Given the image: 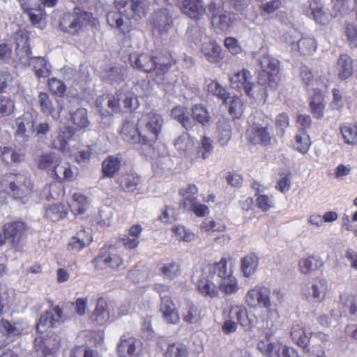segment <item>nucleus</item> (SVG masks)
<instances>
[{"mask_svg":"<svg viewBox=\"0 0 357 357\" xmlns=\"http://www.w3.org/2000/svg\"><path fill=\"white\" fill-rule=\"evenodd\" d=\"M129 61L133 68L153 75L154 79L158 82H164L166 75L176 63L172 53L162 50L132 52L129 55Z\"/></svg>","mask_w":357,"mask_h":357,"instance_id":"nucleus-1","label":"nucleus"},{"mask_svg":"<svg viewBox=\"0 0 357 357\" xmlns=\"http://www.w3.org/2000/svg\"><path fill=\"white\" fill-rule=\"evenodd\" d=\"M2 191L13 199L26 204L33 193L34 185L30 177L21 173L8 172L0 181Z\"/></svg>","mask_w":357,"mask_h":357,"instance_id":"nucleus-2","label":"nucleus"},{"mask_svg":"<svg viewBox=\"0 0 357 357\" xmlns=\"http://www.w3.org/2000/svg\"><path fill=\"white\" fill-rule=\"evenodd\" d=\"M38 168L47 170L49 175L60 183L73 182L77 175L69 163L63 162L61 158L52 152L41 155Z\"/></svg>","mask_w":357,"mask_h":357,"instance_id":"nucleus-3","label":"nucleus"},{"mask_svg":"<svg viewBox=\"0 0 357 357\" xmlns=\"http://www.w3.org/2000/svg\"><path fill=\"white\" fill-rule=\"evenodd\" d=\"M141 145L152 148L159 139L163 125L162 117L153 112L143 114L138 119Z\"/></svg>","mask_w":357,"mask_h":357,"instance_id":"nucleus-4","label":"nucleus"},{"mask_svg":"<svg viewBox=\"0 0 357 357\" xmlns=\"http://www.w3.org/2000/svg\"><path fill=\"white\" fill-rule=\"evenodd\" d=\"M15 51L22 63H31L37 77H48L51 73L47 62L42 57H31V49L29 45V37L26 33L21 32L15 38Z\"/></svg>","mask_w":357,"mask_h":357,"instance_id":"nucleus-5","label":"nucleus"},{"mask_svg":"<svg viewBox=\"0 0 357 357\" xmlns=\"http://www.w3.org/2000/svg\"><path fill=\"white\" fill-rule=\"evenodd\" d=\"M91 264L98 271L107 269L116 271L123 266V259L114 245H105L91 261Z\"/></svg>","mask_w":357,"mask_h":357,"instance_id":"nucleus-6","label":"nucleus"},{"mask_svg":"<svg viewBox=\"0 0 357 357\" xmlns=\"http://www.w3.org/2000/svg\"><path fill=\"white\" fill-rule=\"evenodd\" d=\"M271 334L266 333L257 344V349L266 357H298V351L282 342L271 341Z\"/></svg>","mask_w":357,"mask_h":357,"instance_id":"nucleus-7","label":"nucleus"},{"mask_svg":"<svg viewBox=\"0 0 357 357\" xmlns=\"http://www.w3.org/2000/svg\"><path fill=\"white\" fill-rule=\"evenodd\" d=\"M29 227L27 223L22 220L6 223L3 226V233L0 232V245H4L8 240L15 248H18L26 236Z\"/></svg>","mask_w":357,"mask_h":357,"instance_id":"nucleus-8","label":"nucleus"},{"mask_svg":"<svg viewBox=\"0 0 357 357\" xmlns=\"http://www.w3.org/2000/svg\"><path fill=\"white\" fill-rule=\"evenodd\" d=\"M246 139L253 145L269 146L275 141L273 128L268 123H254L246 130Z\"/></svg>","mask_w":357,"mask_h":357,"instance_id":"nucleus-9","label":"nucleus"},{"mask_svg":"<svg viewBox=\"0 0 357 357\" xmlns=\"http://www.w3.org/2000/svg\"><path fill=\"white\" fill-rule=\"evenodd\" d=\"M245 302L250 308H265L268 310L272 305L271 290L264 285L257 284L248 291Z\"/></svg>","mask_w":357,"mask_h":357,"instance_id":"nucleus-10","label":"nucleus"},{"mask_svg":"<svg viewBox=\"0 0 357 357\" xmlns=\"http://www.w3.org/2000/svg\"><path fill=\"white\" fill-rule=\"evenodd\" d=\"M261 64L262 70L259 74V79L262 82H268L270 90H276L280 81V61L270 56H264Z\"/></svg>","mask_w":357,"mask_h":357,"instance_id":"nucleus-11","label":"nucleus"},{"mask_svg":"<svg viewBox=\"0 0 357 357\" xmlns=\"http://www.w3.org/2000/svg\"><path fill=\"white\" fill-rule=\"evenodd\" d=\"M63 310L59 305L54 306L51 310L45 311L36 324V328L40 334L48 333L57 324L64 321Z\"/></svg>","mask_w":357,"mask_h":357,"instance_id":"nucleus-12","label":"nucleus"},{"mask_svg":"<svg viewBox=\"0 0 357 357\" xmlns=\"http://www.w3.org/2000/svg\"><path fill=\"white\" fill-rule=\"evenodd\" d=\"M130 2V0H114L115 7L119 12H109L107 16L108 24L111 26L119 29L124 35L130 33L132 29L130 22H124L121 16V13H128Z\"/></svg>","mask_w":357,"mask_h":357,"instance_id":"nucleus-13","label":"nucleus"},{"mask_svg":"<svg viewBox=\"0 0 357 357\" xmlns=\"http://www.w3.org/2000/svg\"><path fill=\"white\" fill-rule=\"evenodd\" d=\"M121 190L127 193L139 195L142 192L144 181L142 176L135 172L122 174L116 180Z\"/></svg>","mask_w":357,"mask_h":357,"instance_id":"nucleus-14","label":"nucleus"},{"mask_svg":"<svg viewBox=\"0 0 357 357\" xmlns=\"http://www.w3.org/2000/svg\"><path fill=\"white\" fill-rule=\"evenodd\" d=\"M38 105L42 114L59 119L63 107L61 101L51 97L46 92H40L38 96Z\"/></svg>","mask_w":357,"mask_h":357,"instance_id":"nucleus-15","label":"nucleus"},{"mask_svg":"<svg viewBox=\"0 0 357 357\" xmlns=\"http://www.w3.org/2000/svg\"><path fill=\"white\" fill-rule=\"evenodd\" d=\"M80 13L79 7L74 8L73 13H64L59 22L61 30L71 35L78 34L83 27Z\"/></svg>","mask_w":357,"mask_h":357,"instance_id":"nucleus-16","label":"nucleus"},{"mask_svg":"<svg viewBox=\"0 0 357 357\" xmlns=\"http://www.w3.org/2000/svg\"><path fill=\"white\" fill-rule=\"evenodd\" d=\"M178 6L183 14L195 21L201 20L206 14L204 0H181Z\"/></svg>","mask_w":357,"mask_h":357,"instance_id":"nucleus-17","label":"nucleus"},{"mask_svg":"<svg viewBox=\"0 0 357 357\" xmlns=\"http://www.w3.org/2000/svg\"><path fill=\"white\" fill-rule=\"evenodd\" d=\"M233 258L230 255L222 257L218 262L208 264L203 266L202 271L205 274H209L213 278L217 275L220 279L233 274Z\"/></svg>","mask_w":357,"mask_h":357,"instance_id":"nucleus-18","label":"nucleus"},{"mask_svg":"<svg viewBox=\"0 0 357 357\" xmlns=\"http://www.w3.org/2000/svg\"><path fill=\"white\" fill-rule=\"evenodd\" d=\"M151 24L160 36L167 33L174 26L173 17L169 10L167 8L155 10L152 16Z\"/></svg>","mask_w":357,"mask_h":357,"instance_id":"nucleus-19","label":"nucleus"},{"mask_svg":"<svg viewBox=\"0 0 357 357\" xmlns=\"http://www.w3.org/2000/svg\"><path fill=\"white\" fill-rule=\"evenodd\" d=\"M200 52L205 59L212 64L220 63L225 58L221 46L215 40L204 42L201 45Z\"/></svg>","mask_w":357,"mask_h":357,"instance_id":"nucleus-20","label":"nucleus"},{"mask_svg":"<svg viewBox=\"0 0 357 357\" xmlns=\"http://www.w3.org/2000/svg\"><path fill=\"white\" fill-rule=\"evenodd\" d=\"M110 318V314L107 300L100 296L96 300V307L89 314L90 321L95 326H104L107 324Z\"/></svg>","mask_w":357,"mask_h":357,"instance_id":"nucleus-21","label":"nucleus"},{"mask_svg":"<svg viewBox=\"0 0 357 357\" xmlns=\"http://www.w3.org/2000/svg\"><path fill=\"white\" fill-rule=\"evenodd\" d=\"M119 134L125 142L132 144L141 145L138 121L135 123L132 121L125 120L122 123Z\"/></svg>","mask_w":357,"mask_h":357,"instance_id":"nucleus-22","label":"nucleus"},{"mask_svg":"<svg viewBox=\"0 0 357 357\" xmlns=\"http://www.w3.org/2000/svg\"><path fill=\"white\" fill-rule=\"evenodd\" d=\"M160 311L164 319L169 324H176L180 320L177 309L171 297L160 295Z\"/></svg>","mask_w":357,"mask_h":357,"instance_id":"nucleus-23","label":"nucleus"},{"mask_svg":"<svg viewBox=\"0 0 357 357\" xmlns=\"http://www.w3.org/2000/svg\"><path fill=\"white\" fill-rule=\"evenodd\" d=\"M268 82H262L258 79L257 83L251 82L244 91L255 102L264 104L268 97Z\"/></svg>","mask_w":357,"mask_h":357,"instance_id":"nucleus-24","label":"nucleus"},{"mask_svg":"<svg viewBox=\"0 0 357 357\" xmlns=\"http://www.w3.org/2000/svg\"><path fill=\"white\" fill-rule=\"evenodd\" d=\"M298 75L301 82L307 91L316 90L314 86H318L322 83L321 77L306 65H302L299 68Z\"/></svg>","mask_w":357,"mask_h":357,"instance_id":"nucleus-25","label":"nucleus"},{"mask_svg":"<svg viewBox=\"0 0 357 357\" xmlns=\"http://www.w3.org/2000/svg\"><path fill=\"white\" fill-rule=\"evenodd\" d=\"M0 333L9 341V343H11L22 335L23 328L20 323L1 319L0 321Z\"/></svg>","mask_w":357,"mask_h":357,"instance_id":"nucleus-26","label":"nucleus"},{"mask_svg":"<svg viewBox=\"0 0 357 357\" xmlns=\"http://www.w3.org/2000/svg\"><path fill=\"white\" fill-rule=\"evenodd\" d=\"M290 337L298 347L305 349L310 345L311 336L306 333L305 327L301 324H294L290 329Z\"/></svg>","mask_w":357,"mask_h":357,"instance_id":"nucleus-27","label":"nucleus"},{"mask_svg":"<svg viewBox=\"0 0 357 357\" xmlns=\"http://www.w3.org/2000/svg\"><path fill=\"white\" fill-rule=\"evenodd\" d=\"M211 279H212L211 275L205 274L202 271V274L197 282L198 291L205 297H218V287Z\"/></svg>","mask_w":357,"mask_h":357,"instance_id":"nucleus-28","label":"nucleus"},{"mask_svg":"<svg viewBox=\"0 0 357 357\" xmlns=\"http://www.w3.org/2000/svg\"><path fill=\"white\" fill-rule=\"evenodd\" d=\"M174 146L181 157H185L190 160L191 151L195 147L194 139L188 133L183 132L174 142Z\"/></svg>","mask_w":357,"mask_h":357,"instance_id":"nucleus-29","label":"nucleus"},{"mask_svg":"<svg viewBox=\"0 0 357 357\" xmlns=\"http://www.w3.org/2000/svg\"><path fill=\"white\" fill-rule=\"evenodd\" d=\"M337 75L341 80H346L354 73L353 59L347 54H340L336 65Z\"/></svg>","mask_w":357,"mask_h":357,"instance_id":"nucleus-30","label":"nucleus"},{"mask_svg":"<svg viewBox=\"0 0 357 357\" xmlns=\"http://www.w3.org/2000/svg\"><path fill=\"white\" fill-rule=\"evenodd\" d=\"M17 135L26 137L34 132V120L32 114L25 112L15 119Z\"/></svg>","mask_w":357,"mask_h":357,"instance_id":"nucleus-31","label":"nucleus"},{"mask_svg":"<svg viewBox=\"0 0 357 357\" xmlns=\"http://www.w3.org/2000/svg\"><path fill=\"white\" fill-rule=\"evenodd\" d=\"M143 228L139 224L132 225L128 229L127 234L121 238V242L126 248L135 249L139 244V237Z\"/></svg>","mask_w":357,"mask_h":357,"instance_id":"nucleus-32","label":"nucleus"},{"mask_svg":"<svg viewBox=\"0 0 357 357\" xmlns=\"http://www.w3.org/2000/svg\"><path fill=\"white\" fill-rule=\"evenodd\" d=\"M250 72L245 68L234 72L229 76L231 87L236 90H245L251 82Z\"/></svg>","mask_w":357,"mask_h":357,"instance_id":"nucleus-33","label":"nucleus"},{"mask_svg":"<svg viewBox=\"0 0 357 357\" xmlns=\"http://www.w3.org/2000/svg\"><path fill=\"white\" fill-rule=\"evenodd\" d=\"M213 151L212 140L208 137L203 136L197 147L196 152L190 156V162H195L199 159L206 160L211 155Z\"/></svg>","mask_w":357,"mask_h":357,"instance_id":"nucleus-34","label":"nucleus"},{"mask_svg":"<svg viewBox=\"0 0 357 357\" xmlns=\"http://www.w3.org/2000/svg\"><path fill=\"white\" fill-rule=\"evenodd\" d=\"M121 167V158L115 155H108L102 162V178H113Z\"/></svg>","mask_w":357,"mask_h":357,"instance_id":"nucleus-35","label":"nucleus"},{"mask_svg":"<svg viewBox=\"0 0 357 357\" xmlns=\"http://www.w3.org/2000/svg\"><path fill=\"white\" fill-rule=\"evenodd\" d=\"M74 132L70 126H65L60 129L58 135L52 142V147L66 151L68 149V142L72 139Z\"/></svg>","mask_w":357,"mask_h":357,"instance_id":"nucleus-36","label":"nucleus"},{"mask_svg":"<svg viewBox=\"0 0 357 357\" xmlns=\"http://www.w3.org/2000/svg\"><path fill=\"white\" fill-rule=\"evenodd\" d=\"M137 340L132 336L123 335L117 347L120 357H134L136 351Z\"/></svg>","mask_w":357,"mask_h":357,"instance_id":"nucleus-37","label":"nucleus"},{"mask_svg":"<svg viewBox=\"0 0 357 357\" xmlns=\"http://www.w3.org/2000/svg\"><path fill=\"white\" fill-rule=\"evenodd\" d=\"M309 106L314 118L321 119L325 109L324 96L320 89L314 90L311 96Z\"/></svg>","mask_w":357,"mask_h":357,"instance_id":"nucleus-38","label":"nucleus"},{"mask_svg":"<svg viewBox=\"0 0 357 357\" xmlns=\"http://www.w3.org/2000/svg\"><path fill=\"white\" fill-rule=\"evenodd\" d=\"M211 24L214 27L221 30H227L232 26L236 18L233 13L224 10L221 13H218L216 16L211 17Z\"/></svg>","mask_w":357,"mask_h":357,"instance_id":"nucleus-39","label":"nucleus"},{"mask_svg":"<svg viewBox=\"0 0 357 357\" xmlns=\"http://www.w3.org/2000/svg\"><path fill=\"white\" fill-rule=\"evenodd\" d=\"M70 120L76 130L86 129L90 125L88 111L85 108H77L73 112L70 114Z\"/></svg>","mask_w":357,"mask_h":357,"instance_id":"nucleus-40","label":"nucleus"},{"mask_svg":"<svg viewBox=\"0 0 357 357\" xmlns=\"http://www.w3.org/2000/svg\"><path fill=\"white\" fill-rule=\"evenodd\" d=\"M89 204L88 198L80 192H75L69 202V207L71 212L75 215H82L87 209Z\"/></svg>","mask_w":357,"mask_h":357,"instance_id":"nucleus-41","label":"nucleus"},{"mask_svg":"<svg viewBox=\"0 0 357 357\" xmlns=\"http://www.w3.org/2000/svg\"><path fill=\"white\" fill-rule=\"evenodd\" d=\"M68 215V209L64 204L58 203L49 205L45 209V217L52 222H58Z\"/></svg>","mask_w":357,"mask_h":357,"instance_id":"nucleus-42","label":"nucleus"},{"mask_svg":"<svg viewBox=\"0 0 357 357\" xmlns=\"http://www.w3.org/2000/svg\"><path fill=\"white\" fill-rule=\"evenodd\" d=\"M92 241L91 235H86L84 230L78 231L73 236L68 244V249L72 251L79 252L89 245Z\"/></svg>","mask_w":357,"mask_h":357,"instance_id":"nucleus-43","label":"nucleus"},{"mask_svg":"<svg viewBox=\"0 0 357 357\" xmlns=\"http://www.w3.org/2000/svg\"><path fill=\"white\" fill-rule=\"evenodd\" d=\"M149 7V0H130L128 15L133 18L142 19L146 15Z\"/></svg>","mask_w":357,"mask_h":357,"instance_id":"nucleus-44","label":"nucleus"},{"mask_svg":"<svg viewBox=\"0 0 357 357\" xmlns=\"http://www.w3.org/2000/svg\"><path fill=\"white\" fill-rule=\"evenodd\" d=\"M323 266V262L320 258L315 257L314 255L308 256L306 258H302L298 261V268L301 273L308 274L315 271Z\"/></svg>","mask_w":357,"mask_h":357,"instance_id":"nucleus-45","label":"nucleus"},{"mask_svg":"<svg viewBox=\"0 0 357 357\" xmlns=\"http://www.w3.org/2000/svg\"><path fill=\"white\" fill-rule=\"evenodd\" d=\"M207 92L222 101L223 105L227 103L230 94L227 89L221 85L217 80L211 79L207 84Z\"/></svg>","mask_w":357,"mask_h":357,"instance_id":"nucleus-46","label":"nucleus"},{"mask_svg":"<svg viewBox=\"0 0 357 357\" xmlns=\"http://www.w3.org/2000/svg\"><path fill=\"white\" fill-rule=\"evenodd\" d=\"M159 271L165 278L174 280L181 274V266L176 261L167 260L160 263Z\"/></svg>","mask_w":357,"mask_h":357,"instance_id":"nucleus-47","label":"nucleus"},{"mask_svg":"<svg viewBox=\"0 0 357 357\" xmlns=\"http://www.w3.org/2000/svg\"><path fill=\"white\" fill-rule=\"evenodd\" d=\"M171 114L172 116L185 129H190L194 126V122L190 117L186 107L176 106L172 109Z\"/></svg>","mask_w":357,"mask_h":357,"instance_id":"nucleus-48","label":"nucleus"},{"mask_svg":"<svg viewBox=\"0 0 357 357\" xmlns=\"http://www.w3.org/2000/svg\"><path fill=\"white\" fill-rule=\"evenodd\" d=\"M189 355L188 347L181 342L169 343L163 354L164 357H189Z\"/></svg>","mask_w":357,"mask_h":357,"instance_id":"nucleus-49","label":"nucleus"},{"mask_svg":"<svg viewBox=\"0 0 357 357\" xmlns=\"http://www.w3.org/2000/svg\"><path fill=\"white\" fill-rule=\"evenodd\" d=\"M1 160L7 165L20 163L24 160V155L12 147L0 146Z\"/></svg>","mask_w":357,"mask_h":357,"instance_id":"nucleus-50","label":"nucleus"},{"mask_svg":"<svg viewBox=\"0 0 357 357\" xmlns=\"http://www.w3.org/2000/svg\"><path fill=\"white\" fill-rule=\"evenodd\" d=\"M342 312L350 317H357V295L347 294L340 296Z\"/></svg>","mask_w":357,"mask_h":357,"instance_id":"nucleus-51","label":"nucleus"},{"mask_svg":"<svg viewBox=\"0 0 357 357\" xmlns=\"http://www.w3.org/2000/svg\"><path fill=\"white\" fill-rule=\"evenodd\" d=\"M228 105V112L234 119H239L243 114L245 110V105L242 99L234 96L227 100L225 105Z\"/></svg>","mask_w":357,"mask_h":357,"instance_id":"nucleus-52","label":"nucleus"},{"mask_svg":"<svg viewBox=\"0 0 357 357\" xmlns=\"http://www.w3.org/2000/svg\"><path fill=\"white\" fill-rule=\"evenodd\" d=\"M218 142L222 146L227 144L231 137V127L229 119L222 118L217 123Z\"/></svg>","mask_w":357,"mask_h":357,"instance_id":"nucleus-53","label":"nucleus"},{"mask_svg":"<svg viewBox=\"0 0 357 357\" xmlns=\"http://www.w3.org/2000/svg\"><path fill=\"white\" fill-rule=\"evenodd\" d=\"M311 139L306 131H298L295 137L293 144L294 148L302 154L308 152L311 146Z\"/></svg>","mask_w":357,"mask_h":357,"instance_id":"nucleus-54","label":"nucleus"},{"mask_svg":"<svg viewBox=\"0 0 357 357\" xmlns=\"http://www.w3.org/2000/svg\"><path fill=\"white\" fill-rule=\"evenodd\" d=\"M121 98V112H130L138 107V98L135 94L130 91L126 93L119 91Z\"/></svg>","mask_w":357,"mask_h":357,"instance_id":"nucleus-55","label":"nucleus"},{"mask_svg":"<svg viewBox=\"0 0 357 357\" xmlns=\"http://www.w3.org/2000/svg\"><path fill=\"white\" fill-rule=\"evenodd\" d=\"M258 257L254 255H248L241 259V268L243 275L246 278L252 275L258 266Z\"/></svg>","mask_w":357,"mask_h":357,"instance_id":"nucleus-56","label":"nucleus"},{"mask_svg":"<svg viewBox=\"0 0 357 357\" xmlns=\"http://www.w3.org/2000/svg\"><path fill=\"white\" fill-rule=\"evenodd\" d=\"M238 281L233 274L221 279L218 286V291H221L225 294H233L238 291Z\"/></svg>","mask_w":357,"mask_h":357,"instance_id":"nucleus-57","label":"nucleus"},{"mask_svg":"<svg viewBox=\"0 0 357 357\" xmlns=\"http://www.w3.org/2000/svg\"><path fill=\"white\" fill-rule=\"evenodd\" d=\"M314 20L320 24L325 25L329 22L328 15L324 11L323 5L318 1H313L310 3Z\"/></svg>","mask_w":357,"mask_h":357,"instance_id":"nucleus-58","label":"nucleus"},{"mask_svg":"<svg viewBox=\"0 0 357 357\" xmlns=\"http://www.w3.org/2000/svg\"><path fill=\"white\" fill-rule=\"evenodd\" d=\"M192 117L193 120L200 123L202 126H206L209 123L211 116L206 107L202 104H196L192 106Z\"/></svg>","mask_w":357,"mask_h":357,"instance_id":"nucleus-59","label":"nucleus"},{"mask_svg":"<svg viewBox=\"0 0 357 357\" xmlns=\"http://www.w3.org/2000/svg\"><path fill=\"white\" fill-rule=\"evenodd\" d=\"M298 51L303 56L312 54L317 50V45L314 38L303 37L297 43Z\"/></svg>","mask_w":357,"mask_h":357,"instance_id":"nucleus-60","label":"nucleus"},{"mask_svg":"<svg viewBox=\"0 0 357 357\" xmlns=\"http://www.w3.org/2000/svg\"><path fill=\"white\" fill-rule=\"evenodd\" d=\"M182 315L183 320L191 324L197 321L200 317V312L198 307L192 302L186 301L182 309Z\"/></svg>","mask_w":357,"mask_h":357,"instance_id":"nucleus-61","label":"nucleus"},{"mask_svg":"<svg viewBox=\"0 0 357 357\" xmlns=\"http://www.w3.org/2000/svg\"><path fill=\"white\" fill-rule=\"evenodd\" d=\"M198 188L195 184H189L186 188H183L179 190V195L183 197V200L181 206L183 208H187L188 203H192L196 201L195 195L197 194Z\"/></svg>","mask_w":357,"mask_h":357,"instance_id":"nucleus-62","label":"nucleus"},{"mask_svg":"<svg viewBox=\"0 0 357 357\" xmlns=\"http://www.w3.org/2000/svg\"><path fill=\"white\" fill-rule=\"evenodd\" d=\"M340 132L344 139L345 143L354 144L357 142V132L354 126L351 123H347L340 126Z\"/></svg>","mask_w":357,"mask_h":357,"instance_id":"nucleus-63","label":"nucleus"},{"mask_svg":"<svg viewBox=\"0 0 357 357\" xmlns=\"http://www.w3.org/2000/svg\"><path fill=\"white\" fill-rule=\"evenodd\" d=\"M15 109L14 101L8 97H0V118L12 115Z\"/></svg>","mask_w":357,"mask_h":357,"instance_id":"nucleus-64","label":"nucleus"}]
</instances>
